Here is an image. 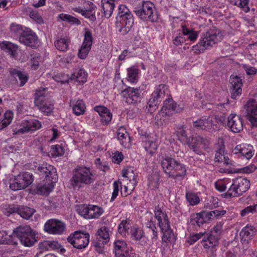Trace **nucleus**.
I'll list each match as a JSON object with an SVG mask.
<instances>
[{
	"mask_svg": "<svg viewBox=\"0 0 257 257\" xmlns=\"http://www.w3.org/2000/svg\"><path fill=\"white\" fill-rule=\"evenodd\" d=\"M94 180V176L89 168L79 167L73 171L70 183L74 190H79L85 185L93 183Z\"/></svg>",
	"mask_w": 257,
	"mask_h": 257,
	"instance_id": "nucleus-1",
	"label": "nucleus"
},
{
	"mask_svg": "<svg viewBox=\"0 0 257 257\" xmlns=\"http://www.w3.org/2000/svg\"><path fill=\"white\" fill-rule=\"evenodd\" d=\"M223 35L220 30L215 28L210 29L203 35L196 46L199 51H203L221 41Z\"/></svg>",
	"mask_w": 257,
	"mask_h": 257,
	"instance_id": "nucleus-2",
	"label": "nucleus"
},
{
	"mask_svg": "<svg viewBox=\"0 0 257 257\" xmlns=\"http://www.w3.org/2000/svg\"><path fill=\"white\" fill-rule=\"evenodd\" d=\"M250 185V181L247 178L237 177L232 180L231 185L224 195L226 198L241 196L249 188Z\"/></svg>",
	"mask_w": 257,
	"mask_h": 257,
	"instance_id": "nucleus-3",
	"label": "nucleus"
},
{
	"mask_svg": "<svg viewBox=\"0 0 257 257\" xmlns=\"http://www.w3.org/2000/svg\"><path fill=\"white\" fill-rule=\"evenodd\" d=\"M14 234L26 246H31L36 242V234L29 226H20L14 230Z\"/></svg>",
	"mask_w": 257,
	"mask_h": 257,
	"instance_id": "nucleus-4",
	"label": "nucleus"
},
{
	"mask_svg": "<svg viewBox=\"0 0 257 257\" xmlns=\"http://www.w3.org/2000/svg\"><path fill=\"white\" fill-rule=\"evenodd\" d=\"M154 7L153 3L147 1L142 3L141 6L135 8L134 12L141 20L155 22L157 16L154 13Z\"/></svg>",
	"mask_w": 257,
	"mask_h": 257,
	"instance_id": "nucleus-5",
	"label": "nucleus"
},
{
	"mask_svg": "<svg viewBox=\"0 0 257 257\" xmlns=\"http://www.w3.org/2000/svg\"><path fill=\"white\" fill-rule=\"evenodd\" d=\"M33 181V176L31 173L25 172L19 174L12 181L10 187L16 191L26 188Z\"/></svg>",
	"mask_w": 257,
	"mask_h": 257,
	"instance_id": "nucleus-6",
	"label": "nucleus"
},
{
	"mask_svg": "<svg viewBox=\"0 0 257 257\" xmlns=\"http://www.w3.org/2000/svg\"><path fill=\"white\" fill-rule=\"evenodd\" d=\"M67 240L75 248L79 249L84 248L88 244L89 234L75 231L72 236L70 235L67 238Z\"/></svg>",
	"mask_w": 257,
	"mask_h": 257,
	"instance_id": "nucleus-7",
	"label": "nucleus"
},
{
	"mask_svg": "<svg viewBox=\"0 0 257 257\" xmlns=\"http://www.w3.org/2000/svg\"><path fill=\"white\" fill-rule=\"evenodd\" d=\"M65 224L62 221L55 219L48 220L45 224L44 230L52 234H61L65 229Z\"/></svg>",
	"mask_w": 257,
	"mask_h": 257,
	"instance_id": "nucleus-8",
	"label": "nucleus"
},
{
	"mask_svg": "<svg viewBox=\"0 0 257 257\" xmlns=\"http://www.w3.org/2000/svg\"><path fill=\"white\" fill-rule=\"evenodd\" d=\"M186 144L190 149L197 155H201L202 154V151L200 149V147L205 148L209 144L208 140L207 139L202 138L201 136H198L193 137L186 142Z\"/></svg>",
	"mask_w": 257,
	"mask_h": 257,
	"instance_id": "nucleus-9",
	"label": "nucleus"
},
{
	"mask_svg": "<svg viewBox=\"0 0 257 257\" xmlns=\"http://www.w3.org/2000/svg\"><path fill=\"white\" fill-rule=\"evenodd\" d=\"M134 24V18L132 14L122 18L116 17V26L118 31L125 35L131 29Z\"/></svg>",
	"mask_w": 257,
	"mask_h": 257,
	"instance_id": "nucleus-10",
	"label": "nucleus"
},
{
	"mask_svg": "<svg viewBox=\"0 0 257 257\" xmlns=\"http://www.w3.org/2000/svg\"><path fill=\"white\" fill-rule=\"evenodd\" d=\"M246 116L252 126L257 127V102L254 99L249 100L245 105Z\"/></svg>",
	"mask_w": 257,
	"mask_h": 257,
	"instance_id": "nucleus-11",
	"label": "nucleus"
},
{
	"mask_svg": "<svg viewBox=\"0 0 257 257\" xmlns=\"http://www.w3.org/2000/svg\"><path fill=\"white\" fill-rule=\"evenodd\" d=\"M115 257H135L133 251L130 249L124 241L118 240L114 242Z\"/></svg>",
	"mask_w": 257,
	"mask_h": 257,
	"instance_id": "nucleus-12",
	"label": "nucleus"
},
{
	"mask_svg": "<svg viewBox=\"0 0 257 257\" xmlns=\"http://www.w3.org/2000/svg\"><path fill=\"white\" fill-rule=\"evenodd\" d=\"M121 95L126 103L134 104L138 102L140 97V90L138 88L128 87L121 91Z\"/></svg>",
	"mask_w": 257,
	"mask_h": 257,
	"instance_id": "nucleus-13",
	"label": "nucleus"
},
{
	"mask_svg": "<svg viewBox=\"0 0 257 257\" xmlns=\"http://www.w3.org/2000/svg\"><path fill=\"white\" fill-rule=\"evenodd\" d=\"M19 41L25 45L36 48L38 45V37L35 33L29 28H25V32L19 37Z\"/></svg>",
	"mask_w": 257,
	"mask_h": 257,
	"instance_id": "nucleus-14",
	"label": "nucleus"
},
{
	"mask_svg": "<svg viewBox=\"0 0 257 257\" xmlns=\"http://www.w3.org/2000/svg\"><path fill=\"white\" fill-rule=\"evenodd\" d=\"M227 125L232 132L239 133L243 128L242 118L236 114H230L228 116Z\"/></svg>",
	"mask_w": 257,
	"mask_h": 257,
	"instance_id": "nucleus-15",
	"label": "nucleus"
},
{
	"mask_svg": "<svg viewBox=\"0 0 257 257\" xmlns=\"http://www.w3.org/2000/svg\"><path fill=\"white\" fill-rule=\"evenodd\" d=\"M38 171L40 176H45L51 183L55 182L58 178L56 169L50 165L43 164L39 167Z\"/></svg>",
	"mask_w": 257,
	"mask_h": 257,
	"instance_id": "nucleus-16",
	"label": "nucleus"
},
{
	"mask_svg": "<svg viewBox=\"0 0 257 257\" xmlns=\"http://www.w3.org/2000/svg\"><path fill=\"white\" fill-rule=\"evenodd\" d=\"M92 44V36L91 32L88 30L85 31L83 43L81 48L79 50L78 56L82 59H85L90 49Z\"/></svg>",
	"mask_w": 257,
	"mask_h": 257,
	"instance_id": "nucleus-17",
	"label": "nucleus"
},
{
	"mask_svg": "<svg viewBox=\"0 0 257 257\" xmlns=\"http://www.w3.org/2000/svg\"><path fill=\"white\" fill-rule=\"evenodd\" d=\"M229 82L230 84L231 97L235 99L237 96L241 94L242 79L237 76L231 75Z\"/></svg>",
	"mask_w": 257,
	"mask_h": 257,
	"instance_id": "nucleus-18",
	"label": "nucleus"
},
{
	"mask_svg": "<svg viewBox=\"0 0 257 257\" xmlns=\"http://www.w3.org/2000/svg\"><path fill=\"white\" fill-rule=\"evenodd\" d=\"M42 127L41 122L36 119L27 120L24 123L22 128L18 130L16 134H24L29 132L37 131Z\"/></svg>",
	"mask_w": 257,
	"mask_h": 257,
	"instance_id": "nucleus-19",
	"label": "nucleus"
},
{
	"mask_svg": "<svg viewBox=\"0 0 257 257\" xmlns=\"http://www.w3.org/2000/svg\"><path fill=\"white\" fill-rule=\"evenodd\" d=\"M218 238L212 234L204 236L201 242L205 248L211 249L212 256H213L215 255L214 253V251H215L214 248L218 245Z\"/></svg>",
	"mask_w": 257,
	"mask_h": 257,
	"instance_id": "nucleus-20",
	"label": "nucleus"
},
{
	"mask_svg": "<svg viewBox=\"0 0 257 257\" xmlns=\"http://www.w3.org/2000/svg\"><path fill=\"white\" fill-rule=\"evenodd\" d=\"M177 104L172 98L166 99L162 108V113L166 115L170 116L179 112Z\"/></svg>",
	"mask_w": 257,
	"mask_h": 257,
	"instance_id": "nucleus-21",
	"label": "nucleus"
},
{
	"mask_svg": "<svg viewBox=\"0 0 257 257\" xmlns=\"http://www.w3.org/2000/svg\"><path fill=\"white\" fill-rule=\"evenodd\" d=\"M256 233V229L252 226L246 225L240 232L241 241L243 244H247L252 239Z\"/></svg>",
	"mask_w": 257,
	"mask_h": 257,
	"instance_id": "nucleus-22",
	"label": "nucleus"
},
{
	"mask_svg": "<svg viewBox=\"0 0 257 257\" xmlns=\"http://www.w3.org/2000/svg\"><path fill=\"white\" fill-rule=\"evenodd\" d=\"M148 217H150V220L146 222V227H147V233L149 237L152 238L153 243L156 242L158 239L157 229L154 221H152V214L149 213L148 214Z\"/></svg>",
	"mask_w": 257,
	"mask_h": 257,
	"instance_id": "nucleus-23",
	"label": "nucleus"
},
{
	"mask_svg": "<svg viewBox=\"0 0 257 257\" xmlns=\"http://www.w3.org/2000/svg\"><path fill=\"white\" fill-rule=\"evenodd\" d=\"M35 105L41 112L47 115L51 113L54 109L53 104L47 99L41 101L36 100Z\"/></svg>",
	"mask_w": 257,
	"mask_h": 257,
	"instance_id": "nucleus-24",
	"label": "nucleus"
},
{
	"mask_svg": "<svg viewBox=\"0 0 257 257\" xmlns=\"http://www.w3.org/2000/svg\"><path fill=\"white\" fill-rule=\"evenodd\" d=\"M117 139L125 148H129L131 146V138L125 129L123 127L119 128L117 132Z\"/></svg>",
	"mask_w": 257,
	"mask_h": 257,
	"instance_id": "nucleus-25",
	"label": "nucleus"
},
{
	"mask_svg": "<svg viewBox=\"0 0 257 257\" xmlns=\"http://www.w3.org/2000/svg\"><path fill=\"white\" fill-rule=\"evenodd\" d=\"M176 161H177L174 158L169 157L163 158L161 160V164L162 167L164 172L168 174L169 176L170 174L172 173V171L174 170L173 169H174L175 165H176Z\"/></svg>",
	"mask_w": 257,
	"mask_h": 257,
	"instance_id": "nucleus-26",
	"label": "nucleus"
},
{
	"mask_svg": "<svg viewBox=\"0 0 257 257\" xmlns=\"http://www.w3.org/2000/svg\"><path fill=\"white\" fill-rule=\"evenodd\" d=\"M163 233L162 240L165 242H174L176 241V237L172 230L171 229L170 223L163 225L160 227Z\"/></svg>",
	"mask_w": 257,
	"mask_h": 257,
	"instance_id": "nucleus-27",
	"label": "nucleus"
},
{
	"mask_svg": "<svg viewBox=\"0 0 257 257\" xmlns=\"http://www.w3.org/2000/svg\"><path fill=\"white\" fill-rule=\"evenodd\" d=\"M168 92V88L164 84H160L151 95L152 101L157 100L161 102L164 97L165 94Z\"/></svg>",
	"mask_w": 257,
	"mask_h": 257,
	"instance_id": "nucleus-28",
	"label": "nucleus"
},
{
	"mask_svg": "<svg viewBox=\"0 0 257 257\" xmlns=\"http://www.w3.org/2000/svg\"><path fill=\"white\" fill-rule=\"evenodd\" d=\"M155 215L156 218L158 220L160 227H162L163 225H166L167 224L170 223L166 213L163 212L159 206L155 208Z\"/></svg>",
	"mask_w": 257,
	"mask_h": 257,
	"instance_id": "nucleus-29",
	"label": "nucleus"
},
{
	"mask_svg": "<svg viewBox=\"0 0 257 257\" xmlns=\"http://www.w3.org/2000/svg\"><path fill=\"white\" fill-rule=\"evenodd\" d=\"M118 0H101L102 8L104 16L109 18L112 15L114 8V3Z\"/></svg>",
	"mask_w": 257,
	"mask_h": 257,
	"instance_id": "nucleus-30",
	"label": "nucleus"
},
{
	"mask_svg": "<svg viewBox=\"0 0 257 257\" xmlns=\"http://www.w3.org/2000/svg\"><path fill=\"white\" fill-rule=\"evenodd\" d=\"M173 170L169 177L176 179L178 177L183 178L186 175V170L185 166L178 161H176V165H175Z\"/></svg>",
	"mask_w": 257,
	"mask_h": 257,
	"instance_id": "nucleus-31",
	"label": "nucleus"
},
{
	"mask_svg": "<svg viewBox=\"0 0 257 257\" xmlns=\"http://www.w3.org/2000/svg\"><path fill=\"white\" fill-rule=\"evenodd\" d=\"M0 47L2 49L6 51L11 56L15 57L17 55V51L18 49L17 46L13 44L10 42H3L0 44Z\"/></svg>",
	"mask_w": 257,
	"mask_h": 257,
	"instance_id": "nucleus-32",
	"label": "nucleus"
},
{
	"mask_svg": "<svg viewBox=\"0 0 257 257\" xmlns=\"http://www.w3.org/2000/svg\"><path fill=\"white\" fill-rule=\"evenodd\" d=\"M87 74L84 70L79 69L77 72L73 73L70 77V80H74L79 83H84L86 81Z\"/></svg>",
	"mask_w": 257,
	"mask_h": 257,
	"instance_id": "nucleus-33",
	"label": "nucleus"
},
{
	"mask_svg": "<svg viewBox=\"0 0 257 257\" xmlns=\"http://www.w3.org/2000/svg\"><path fill=\"white\" fill-rule=\"evenodd\" d=\"M218 129V127L217 126V124L213 123V118H212V116L204 117V127H203V130L212 132L213 131Z\"/></svg>",
	"mask_w": 257,
	"mask_h": 257,
	"instance_id": "nucleus-34",
	"label": "nucleus"
},
{
	"mask_svg": "<svg viewBox=\"0 0 257 257\" xmlns=\"http://www.w3.org/2000/svg\"><path fill=\"white\" fill-rule=\"evenodd\" d=\"M88 215L87 219L98 218L103 213L102 209L97 206L89 205Z\"/></svg>",
	"mask_w": 257,
	"mask_h": 257,
	"instance_id": "nucleus-35",
	"label": "nucleus"
},
{
	"mask_svg": "<svg viewBox=\"0 0 257 257\" xmlns=\"http://www.w3.org/2000/svg\"><path fill=\"white\" fill-rule=\"evenodd\" d=\"M35 210L34 208L27 206H21L19 207L18 214L23 218L29 219L35 213Z\"/></svg>",
	"mask_w": 257,
	"mask_h": 257,
	"instance_id": "nucleus-36",
	"label": "nucleus"
},
{
	"mask_svg": "<svg viewBox=\"0 0 257 257\" xmlns=\"http://www.w3.org/2000/svg\"><path fill=\"white\" fill-rule=\"evenodd\" d=\"M69 41L65 38H60L55 42V46L60 51L65 52L68 50Z\"/></svg>",
	"mask_w": 257,
	"mask_h": 257,
	"instance_id": "nucleus-37",
	"label": "nucleus"
},
{
	"mask_svg": "<svg viewBox=\"0 0 257 257\" xmlns=\"http://www.w3.org/2000/svg\"><path fill=\"white\" fill-rule=\"evenodd\" d=\"M221 145L219 146V148H217L215 156L214 158V161L217 162H220L222 161L223 159H224V154L225 152V146L223 145V139H220V142Z\"/></svg>",
	"mask_w": 257,
	"mask_h": 257,
	"instance_id": "nucleus-38",
	"label": "nucleus"
},
{
	"mask_svg": "<svg viewBox=\"0 0 257 257\" xmlns=\"http://www.w3.org/2000/svg\"><path fill=\"white\" fill-rule=\"evenodd\" d=\"M185 128V127L184 125H181L178 127L177 131L176 132L178 140L184 144H185L190 139L187 135Z\"/></svg>",
	"mask_w": 257,
	"mask_h": 257,
	"instance_id": "nucleus-39",
	"label": "nucleus"
},
{
	"mask_svg": "<svg viewBox=\"0 0 257 257\" xmlns=\"http://www.w3.org/2000/svg\"><path fill=\"white\" fill-rule=\"evenodd\" d=\"M182 35L188 36L187 38L191 41H194L196 40L198 33L192 29L187 28L185 25L182 26Z\"/></svg>",
	"mask_w": 257,
	"mask_h": 257,
	"instance_id": "nucleus-40",
	"label": "nucleus"
},
{
	"mask_svg": "<svg viewBox=\"0 0 257 257\" xmlns=\"http://www.w3.org/2000/svg\"><path fill=\"white\" fill-rule=\"evenodd\" d=\"M160 175L158 173H154L150 175L149 178V186L151 189L158 188L160 184Z\"/></svg>",
	"mask_w": 257,
	"mask_h": 257,
	"instance_id": "nucleus-41",
	"label": "nucleus"
},
{
	"mask_svg": "<svg viewBox=\"0 0 257 257\" xmlns=\"http://www.w3.org/2000/svg\"><path fill=\"white\" fill-rule=\"evenodd\" d=\"M85 104L82 100H77L72 107L73 112L77 115L84 113L85 111Z\"/></svg>",
	"mask_w": 257,
	"mask_h": 257,
	"instance_id": "nucleus-42",
	"label": "nucleus"
},
{
	"mask_svg": "<svg viewBox=\"0 0 257 257\" xmlns=\"http://www.w3.org/2000/svg\"><path fill=\"white\" fill-rule=\"evenodd\" d=\"M96 237L104 241L107 242L109 240V236L108 229L105 227H101L97 231Z\"/></svg>",
	"mask_w": 257,
	"mask_h": 257,
	"instance_id": "nucleus-43",
	"label": "nucleus"
},
{
	"mask_svg": "<svg viewBox=\"0 0 257 257\" xmlns=\"http://www.w3.org/2000/svg\"><path fill=\"white\" fill-rule=\"evenodd\" d=\"M230 3L241 8L245 13L248 12L250 10L248 6V0H230Z\"/></svg>",
	"mask_w": 257,
	"mask_h": 257,
	"instance_id": "nucleus-44",
	"label": "nucleus"
},
{
	"mask_svg": "<svg viewBox=\"0 0 257 257\" xmlns=\"http://www.w3.org/2000/svg\"><path fill=\"white\" fill-rule=\"evenodd\" d=\"M37 193L39 195H47L52 191V187L48 184L41 185L39 184L37 187Z\"/></svg>",
	"mask_w": 257,
	"mask_h": 257,
	"instance_id": "nucleus-45",
	"label": "nucleus"
},
{
	"mask_svg": "<svg viewBox=\"0 0 257 257\" xmlns=\"http://www.w3.org/2000/svg\"><path fill=\"white\" fill-rule=\"evenodd\" d=\"M4 116V119L0 123V130L4 129L11 123L13 118V113L10 111H7Z\"/></svg>",
	"mask_w": 257,
	"mask_h": 257,
	"instance_id": "nucleus-46",
	"label": "nucleus"
},
{
	"mask_svg": "<svg viewBox=\"0 0 257 257\" xmlns=\"http://www.w3.org/2000/svg\"><path fill=\"white\" fill-rule=\"evenodd\" d=\"M138 70L134 67L127 69L128 81L131 83H136L137 81Z\"/></svg>",
	"mask_w": 257,
	"mask_h": 257,
	"instance_id": "nucleus-47",
	"label": "nucleus"
},
{
	"mask_svg": "<svg viewBox=\"0 0 257 257\" xmlns=\"http://www.w3.org/2000/svg\"><path fill=\"white\" fill-rule=\"evenodd\" d=\"M59 18L62 21L68 22L70 23L71 24H77L79 25L80 24V21L72 17L71 15L65 14H61L59 15Z\"/></svg>",
	"mask_w": 257,
	"mask_h": 257,
	"instance_id": "nucleus-48",
	"label": "nucleus"
},
{
	"mask_svg": "<svg viewBox=\"0 0 257 257\" xmlns=\"http://www.w3.org/2000/svg\"><path fill=\"white\" fill-rule=\"evenodd\" d=\"M10 30L14 34L20 36L25 32V28L24 29L21 25L13 23L10 26Z\"/></svg>",
	"mask_w": 257,
	"mask_h": 257,
	"instance_id": "nucleus-49",
	"label": "nucleus"
},
{
	"mask_svg": "<svg viewBox=\"0 0 257 257\" xmlns=\"http://www.w3.org/2000/svg\"><path fill=\"white\" fill-rule=\"evenodd\" d=\"M47 91V89L45 88H40L36 90L35 93L34 103H35V101L38 100V99L41 101L47 99L46 98V93Z\"/></svg>",
	"mask_w": 257,
	"mask_h": 257,
	"instance_id": "nucleus-50",
	"label": "nucleus"
},
{
	"mask_svg": "<svg viewBox=\"0 0 257 257\" xmlns=\"http://www.w3.org/2000/svg\"><path fill=\"white\" fill-rule=\"evenodd\" d=\"M144 146L146 151L151 155L154 154L157 149V145L153 141H145Z\"/></svg>",
	"mask_w": 257,
	"mask_h": 257,
	"instance_id": "nucleus-51",
	"label": "nucleus"
},
{
	"mask_svg": "<svg viewBox=\"0 0 257 257\" xmlns=\"http://www.w3.org/2000/svg\"><path fill=\"white\" fill-rule=\"evenodd\" d=\"M73 10L79 13L82 14V15L85 16L86 18H89L91 20H94L95 19L94 12L91 11V10H87V11L83 10L81 8H73Z\"/></svg>",
	"mask_w": 257,
	"mask_h": 257,
	"instance_id": "nucleus-52",
	"label": "nucleus"
},
{
	"mask_svg": "<svg viewBox=\"0 0 257 257\" xmlns=\"http://www.w3.org/2000/svg\"><path fill=\"white\" fill-rule=\"evenodd\" d=\"M253 154L254 153L252 151V146H248V148H246L244 145L242 146L241 150V156L248 160L252 157Z\"/></svg>",
	"mask_w": 257,
	"mask_h": 257,
	"instance_id": "nucleus-53",
	"label": "nucleus"
},
{
	"mask_svg": "<svg viewBox=\"0 0 257 257\" xmlns=\"http://www.w3.org/2000/svg\"><path fill=\"white\" fill-rule=\"evenodd\" d=\"M50 152L52 156L57 157L63 155L64 151L61 146L59 145H56L51 147Z\"/></svg>",
	"mask_w": 257,
	"mask_h": 257,
	"instance_id": "nucleus-54",
	"label": "nucleus"
},
{
	"mask_svg": "<svg viewBox=\"0 0 257 257\" xmlns=\"http://www.w3.org/2000/svg\"><path fill=\"white\" fill-rule=\"evenodd\" d=\"M89 205H86L82 204L78 206L77 211L79 214L83 216L84 218L87 219V216L88 215Z\"/></svg>",
	"mask_w": 257,
	"mask_h": 257,
	"instance_id": "nucleus-55",
	"label": "nucleus"
},
{
	"mask_svg": "<svg viewBox=\"0 0 257 257\" xmlns=\"http://www.w3.org/2000/svg\"><path fill=\"white\" fill-rule=\"evenodd\" d=\"M257 211V204L253 205H250L242 209L241 211L240 215L241 216H244L249 213H254Z\"/></svg>",
	"mask_w": 257,
	"mask_h": 257,
	"instance_id": "nucleus-56",
	"label": "nucleus"
},
{
	"mask_svg": "<svg viewBox=\"0 0 257 257\" xmlns=\"http://www.w3.org/2000/svg\"><path fill=\"white\" fill-rule=\"evenodd\" d=\"M106 242L102 241V240L96 238V239L94 240L92 243L95 248V250L98 253H101L103 251V248L104 244Z\"/></svg>",
	"mask_w": 257,
	"mask_h": 257,
	"instance_id": "nucleus-57",
	"label": "nucleus"
},
{
	"mask_svg": "<svg viewBox=\"0 0 257 257\" xmlns=\"http://www.w3.org/2000/svg\"><path fill=\"white\" fill-rule=\"evenodd\" d=\"M186 198L191 205H194L199 202V198L194 193H187Z\"/></svg>",
	"mask_w": 257,
	"mask_h": 257,
	"instance_id": "nucleus-58",
	"label": "nucleus"
},
{
	"mask_svg": "<svg viewBox=\"0 0 257 257\" xmlns=\"http://www.w3.org/2000/svg\"><path fill=\"white\" fill-rule=\"evenodd\" d=\"M53 79L57 81L60 82L62 83H68L70 80V77L68 76L65 75L63 74L60 73L53 76Z\"/></svg>",
	"mask_w": 257,
	"mask_h": 257,
	"instance_id": "nucleus-59",
	"label": "nucleus"
},
{
	"mask_svg": "<svg viewBox=\"0 0 257 257\" xmlns=\"http://www.w3.org/2000/svg\"><path fill=\"white\" fill-rule=\"evenodd\" d=\"M128 14H132L129 9L124 5H120L118 9V14L117 17L122 18L127 16Z\"/></svg>",
	"mask_w": 257,
	"mask_h": 257,
	"instance_id": "nucleus-60",
	"label": "nucleus"
},
{
	"mask_svg": "<svg viewBox=\"0 0 257 257\" xmlns=\"http://www.w3.org/2000/svg\"><path fill=\"white\" fill-rule=\"evenodd\" d=\"M112 116V114L110 113V111H108L107 112L102 114V115L100 116V121L101 123L103 125L108 124L111 121Z\"/></svg>",
	"mask_w": 257,
	"mask_h": 257,
	"instance_id": "nucleus-61",
	"label": "nucleus"
},
{
	"mask_svg": "<svg viewBox=\"0 0 257 257\" xmlns=\"http://www.w3.org/2000/svg\"><path fill=\"white\" fill-rule=\"evenodd\" d=\"M129 228L127 220H122L118 227V231L121 235H125L126 231Z\"/></svg>",
	"mask_w": 257,
	"mask_h": 257,
	"instance_id": "nucleus-62",
	"label": "nucleus"
},
{
	"mask_svg": "<svg viewBox=\"0 0 257 257\" xmlns=\"http://www.w3.org/2000/svg\"><path fill=\"white\" fill-rule=\"evenodd\" d=\"M18 212L19 207L18 206L12 205L9 206V207L5 209L4 213L6 215L9 216L14 213H17L18 214Z\"/></svg>",
	"mask_w": 257,
	"mask_h": 257,
	"instance_id": "nucleus-63",
	"label": "nucleus"
},
{
	"mask_svg": "<svg viewBox=\"0 0 257 257\" xmlns=\"http://www.w3.org/2000/svg\"><path fill=\"white\" fill-rule=\"evenodd\" d=\"M29 16L32 19L38 23L41 24L43 22L42 17L37 12H30Z\"/></svg>",
	"mask_w": 257,
	"mask_h": 257,
	"instance_id": "nucleus-64",
	"label": "nucleus"
}]
</instances>
